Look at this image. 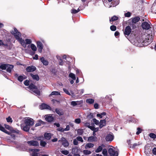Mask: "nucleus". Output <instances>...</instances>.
Segmentation results:
<instances>
[{
  "label": "nucleus",
  "mask_w": 156,
  "mask_h": 156,
  "mask_svg": "<svg viewBox=\"0 0 156 156\" xmlns=\"http://www.w3.org/2000/svg\"><path fill=\"white\" fill-rule=\"evenodd\" d=\"M11 33L24 48L26 47L27 44H30L32 42V41L30 39H26L25 41L23 39L20 37L21 33L15 28H14V30L12 31Z\"/></svg>",
  "instance_id": "f257e3e1"
},
{
  "label": "nucleus",
  "mask_w": 156,
  "mask_h": 156,
  "mask_svg": "<svg viewBox=\"0 0 156 156\" xmlns=\"http://www.w3.org/2000/svg\"><path fill=\"white\" fill-rule=\"evenodd\" d=\"M119 0H113L111 3L110 2H103V3L105 6L107 7L110 8L112 6L115 7L119 3Z\"/></svg>",
  "instance_id": "f03ea898"
},
{
  "label": "nucleus",
  "mask_w": 156,
  "mask_h": 156,
  "mask_svg": "<svg viewBox=\"0 0 156 156\" xmlns=\"http://www.w3.org/2000/svg\"><path fill=\"white\" fill-rule=\"evenodd\" d=\"M140 18L138 16L135 17L130 19L129 21V24L132 27L133 29L136 27V23L140 20Z\"/></svg>",
  "instance_id": "7ed1b4c3"
},
{
  "label": "nucleus",
  "mask_w": 156,
  "mask_h": 156,
  "mask_svg": "<svg viewBox=\"0 0 156 156\" xmlns=\"http://www.w3.org/2000/svg\"><path fill=\"white\" fill-rule=\"evenodd\" d=\"M30 90L35 93L36 95H40L41 92L40 91L38 90L37 87L33 83L30 84L28 87Z\"/></svg>",
  "instance_id": "20e7f679"
},
{
  "label": "nucleus",
  "mask_w": 156,
  "mask_h": 156,
  "mask_svg": "<svg viewBox=\"0 0 156 156\" xmlns=\"http://www.w3.org/2000/svg\"><path fill=\"white\" fill-rule=\"evenodd\" d=\"M152 40V37L150 35H148L146 36L145 40H140L139 41H138V43L139 44H136V46L140 45L139 44L140 43H143L147 42V43L149 44L151 42Z\"/></svg>",
  "instance_id": "39448f33"
},
{
  "label": "nucleus",
  "mask_w": 156,
  "mask_h": 156,
  "mask_svg": "<svg viewBox=\"0 0 156 156\" xmlns=\"http://www.w3.org/2000/svg\"><path fill=\"white\" fill-rule=\"evenodd\" d=\"M108 153L111 156H118L119 150L117 148H109L108 150Z\"/></svg>",
  "instance_id": "423d86ee"
},
{
  "label": "nucleus",
  "mask_w": 156,
  "mask_h": 156,
  "mask_svg": "<svg viewBox=\"0 0 156 156\" xmlns=\"http://www.w3.org/2000/svg\"><path fill=\"white\" fill-rule=\"evenodd\" d=\"M24 123L25 125H27L30 127L34 124V120L30 118H26L24 120Z\"/></svg>",
  "instance_id": "0eeeda50"
},
{
  "label": "nucleus",
  "mask_w": 156,
  "mask_h": 156,
  "mask_svg": "<svg viewBox=\"0 0 156 156\" xmlns=\"http://www.w3.org/2000/svg\"><path fill=\"white\" fill-rule=\"evenodd\" d=\"M132 29L129 26L126 27L125 30L124 31V34L126 37L129 36L131 32Z\"/></svg>",
  "instance_id": "6e6552de"
},
{
  "label": "nucleus",
  "mask_w": 156,
  "mask_h": 156,
  "mask_svg": "<svg viewBox=\"0 0 156 156\" xmlns=\"http://www.w3.org/2000/svg\"><path fill=\"white\" fill-rule=\"evenodd\" d=\"M58 142H61L62 145L65 147H67L69 145V143L68 141L64 137L62 138L60 140H58Z\"/></svg>",
  "instance_id": "1a4fd4ad"
},
{
  "label": "nucleus",
  "mask_w": 156,
  "mask_h": 156,
  "mask_svg": "<svg viewBox=\"0 0 156 156\" xmlns=\"http://www.w3.org/2000/svg\"><path fill=\"white\" fill-rule=\"evenodd\" d=\"M37 44L38 51L40 53H41L43 48V45L42 44L40 41H38L37 42Z\"/></svg>",
  "instance_id": "9d476101"
},
{
  "label": "nucleus",
  "mask_w": 156,
  "mask_h": 156,
  "mask_svg": "<svg viewBox=\"0 0 156 156\" xmlns=\"http://www.w3.org/2000/svg\"><path fill=\"white\" fill-rule=\"evenodd\" d=\"M30 151L32 152L31 154V156H37V152L39 151V149H30Z\"/></svg>",
  "instance_id": "9b49d317"
},
{
  "label": "nucleus",
  "mask_w": 156,
  "mask_h": 156,
  "mask_svg": "<svg viewBox=\"0 0 156 156\" xmlns=\"http://www.w3.org/2000/svg\"><path fill=\"white\" fill-rule=\"evenodd\" d=\"M27 143L30 146H38L39 145V143L37 141L34 140L28 141Z\"/></svg>",
  "instance_id": "f8f14e48"
},
{
  "label": "nucleus",
  "mask_w": 156,
  "mask_h": 156,
  "mask_svg": "<svg viewBox=\"0 0 156 156\" xmlns=\"http://www.w3.org/2000/svg\"><path fill=\"white\" fill-rule=\"evenodd\" d=\"M40 108L41 109H47L51 110V107L46 104L43 103L40 106Z\"/></svg>",
  "instance_id": "ddd939ff"
},
{
  "label": "nucleus",
  "mask_w": 156,
  "mask_h": 156,
  "mask_svg": "<svg viewBox=\"0 0 156 156\" xmlns=\"http://www.w3.org/2000/svg\"><path fill=\"white\" fill-rule=\"evenodd\" d=\"M36 69V68L35 66H31L27 67L26 68V70L28 72H33L35 71Z\"/></svg>",
  "instance_id": "4468645a"
},
{
  "label": "nucleus",
  "mask_w": 156,
  "mask_h": 156,
  "mask_svg": "<svg viewBox=\"0 0 156 156\" xmlns=\"http://www.w3.org/2000/svg\"><path fill=\"white\" fill-rule=\"evenodd\" d=\"M150 25L147 22H144L142 23V27L143 29L148 30L150 28Z\"/></svg>",
  "instance_id": "2eb2a0df"
},
{
  "label": "nucleus",
  "mask_w": 156,
  "mask_h": 156,
  "mask_svg": "<svg viewBox=\"0 0 156 156\" xmlns=\"http://www.w3.org/2000/svg\"><path fill=\"white\" fill-rule=\"evenodd\" d=\"M46 116V117L45 118V119L46 121L48 122H51L54 119V117L51 115H48Z\"/></svg>",
  "instance_id": "dca6fc26"
},
{
  "label": "nucleus",
  "mask_w": 156,
  "mask_h": 156,
  "mask_svg": "<svg viewBox=\"0 0 156 156\" xmlns=\"http://www.w3.org/2000/svg\"><path fill=\"white\" fill-rule=\"evenodd\" d=\"M21 129L23 131L26 132H28L30 129V126L26 125L25 126H23V125H21Z\"/></svg>",
  "instance_id": "f3484780"
},
{
  "label": "nucleus",
  "mask_w": 156,
  "mask_h": 156,
  "mask_svg": "<svg viewBox=\"0 0 156 156\" xmlns=\"http://www.w3.org/2000/svg\"><path fill=\"white\" fill-rule=\"evenodd\" d=\"M105 139L107 141H112L113 139V136L112 134H109L106 136Z\"/></svg>",
  "instance_id": "a211bd4d"
},
{
  "label": "nucleus",
  "mask_w": 156,
  "mask_h": 156,
  "mask_svg": "<svg viewBox=\"0 0 156 156\" xmlns=\"http://www.w3.org/2000/svg\"><path fill=\"white\" fill-rule=\"evenodd\" d=\"M14 66L12 65L7 64L6 70L7 72L10 73L12 69L13 68Z\"/></svg>",
  "instance_id": "6ab92c4d"
},
{
  "label": "nucleus",
  "mask_w": 156,
  "mask_h": 156,
  "mask_svg": "<svg viewBox=\"0 0 156 156\" xmlns=\"http://www.w3.org/2000/svg\"><path fill=\"white\" fill-rule=\"evenodd\" d=\"M56 112L59 115H62L64 114V112L62 110L56 108L55 109Z\"/></svg>",
  "instance_id": "aec40b11"
},
{
  "label": "nucleus",
  "mask_w": 156,
  "mask_h": 156,
  "mask_svg": "<svg viewBox=\"0 0 156 156\" xmlns=\"http://www.w3.org/2000/svg\"><path fill=\"white\" fill-rule=\"evenodd\" d=\"M27 77L24 75H21L18 76V80L20 82H22L23 80L26 79Z\"/></svg>",
  "instance_id": "412c9836"
},
{
  "label": "nucleus",
  "mask_w": 156,
  "mask_h": 156,
  "mask_svg": "<svg viewBox=\"0 0 156 156\" xmlns=\"http://www.w3.org/2000/svg\"><path fill=\"white\" fill-rule=\"evenodd\" d=\"M40 60L44 65L47 66L48 65V62L47 60H45L43 57L41 58Z\"/></svg>",
  "instance_id": "4be33fe9"
},
{
  "label": "nucleus",
  "mask_w": 156,
  "mask_h": 156,
  "mask_svg": "<svg viewBox=\"0 0 156 156\" xmlns=\"http://www.w3.org/2000/svg\"><path fill=\"white\" fill-rule=\"evenodd\" d=\"M152 12L156 14V2L153 4L151 7Z\"/></svg>",
  "instance_id": "5701e85b"
},
{
  "label": "nucleus",
  "mask_w": 156,
  "mask_h": 156,
  "mask_svg": "<svg viewBox=\"0 0 156 156\" xmlns=\"http://www.w3.org/2000/svg\"><path fill=\"white\" fill-rule=\"evenodd\" d=\"M81 104L80 101H72L71 103V105L73 106H76L77 105H80Z\"/></svg>",
  "instance_id": "b1692460"
},
{
  "label": "nucleus",
  "mask_w": 156,
  "mask_h": 156,
  "mask_svg": "<svg viewBox=\"0 0 156 156\" xmlns=\"http://www.w3.org/2000/svg\"><path fill=\"white\" fill-rule=\"evenodd\" d=\"M106 125V121L105 120H101L100 122L99 126L100 128H102L103 126Z\"/></svg>",
  "instance_id": "393cba45"
},
{
  "label": "nucleus",
  "mask_w": 156,
  "mask_h": 156,
  "mask_svg": "<svg viewBox=\"0 0 156 156\" xmlns=\"http://www.w3.org/2000/svg\"><path fill=\"white\" fill-rule=\"evenodd\" d=\"M51 134L49 133H46L44 134L45 138L48 140H50L51 137Z\"/></svg>",
  "instance_id": "a878e982"
},
{
  "label": "nucleus",
  "mask_w": 156,
  "mask_h": 156,
  "mask_svg": "<svg viewBox=\"0 0 156 156\" xmlns=\"http://www.w3.org/2000/svg\"><path fill=\"white\" fill-rule=\"evenodd\" d=\"M30 75L34 80L37 81L39 80V77L37 75H34L32 74H31Z\"/></svg>",
  "instance_id": "bb28decb"
},
{
  "label": "nucleus",
  "mask_w": 156,
  "mask_h": 156,
  "mask_svg": "<svg viewBox=\"0 0 156 156\" xmlns=\"http://www.w3.org/2000/svg\"><path fill=\"white\" fill-rule=\"evenodd\" d=\"M94 144L90 143H88L85 146V148L87 149L88 148H90L92 147H94Z\"/></svg>",
  "instance_id": "cd10ccee"
},
{
  "label": "nucleus",
  "mask_w": 156,
  "mask_h": 156,
  "mask_svg": "<svg viewBox=\"0 0 156 156\" xmlns=\"http://www.w3.org/2000/svg\"><path fill=\"white\" fill-rule=\"evenodd\" d=\"M0 130L8 134L9 132L6 130L4 127L2 126L1 124H0Z\"/></svg>",
  "instance_id": "c85d7f7f"
},
{
  "label": "nucleus",
  "mask_w": 156,
  "mask_h": 156,
  "mask_svg": "<svg viewBox=\"0 0 156 156\" xmlns=\"http://www.w3.org/2000/svg\"><path fill=\"white\" fill-rule=\"evenodd\" d=\"M6 120L7 122L9 123H12L13 122V120L10 116H9L6 118Z\"/></svg>",
  "instance_id": "c756f323"
},
{
  "label": "nucleus",
  "mask_w": 156,
  "mask_h": 156,
  "mask_svg": "<svg viewBox=\"0 0 156 156\" xmlns=\"http://www.w3.org/2000/svg\"><path fill=\"white\" fill-rule=\"evenodd\" d=\"M106 113L105 112H103L100 114H97V116L98 117H99L100 118H102L103 117V116L105 115Z\"/></svg>",
  "instance_id": "7c9ffc66"
},
{
  "label": "nucleus",
  "mask_w": 156,
  "mask_h": 156,
  "mask_svg": "<svg viewBox=\"0 0 156 156\" xmlns=\"http://www.w3.org/2000/svg\"><path fill=\"white\" fill-rule=\"evenodd\" d=\"M69 76L73 80H75L76 79V77L75 75L72 73H69Z\"/></svg>",
  "instance_id": "2f4dec72"
},
{
  "label": "nucleus",
  "mask_w": 156,
  "mask_h": 156,
  "mask_svg": "<svg viewBox=\"0 0 156 156\" xmlns=\"http://www.w3.org/2000/svg\"><path fill=\"white\" fill-rule=\"evenodd\" d=\"M53 95H60V93L58 91H54L51 92L49 96H50Z\"/></svg>",
  "instance_id": "473e14b6"
},
{
  "label": "nucleus",
  "mask_w": 156,
  "mask_h": 156,
  "mask_svg": "<svg viewBox=\"0 0 156 156\" xmlns=\"http://www.w3.org/2000/svg\"><path fill=\"white\" fill-rule=\"evenodd\" d=\"M30 47L33 51H35L37 50V48L34 44H31L30 45Z\"/></svg>",
  "instance_id": "72a5a7b5"
},
{
  "label": "nucleus",
  "mask_w": 156,
  "mask_h": 156,
  "mask_svg": "<svg viewBox=\"0 0 156 156\" xmlns=\"http://www.w3.org/2000/svg\"><path fill=\"white\" fill-rule=\"evenodd\" d=\"M80 11L79 8H78L77 10H76L75 9H72L71 10V13L73 14H76L78 13Z\"/></svg>",
  "instance_id": "f704fd0d"
},
{
  "label": "nucleus",
  "mask_w": 156,
  "mask_h": 156,
  "mask_svg": "<svg viewBox=\"0 0 156 156\" xmlns=\"http://www.w3.org/2000/svg\"><path fill=\"white\" fill-rule=\"evenodd\" d=\"M94 100L93 99H88L86 100V102L90 104H91L94 102Z\"/></svg>",
  "instance_id": "c9c22d12"
},
{
  "label": "nucleus",
  "mask_w": 156,
  "mask_h": 156,
  "mask_svg": "<svg viewBox=\"0 0 156 156\" xmlns=\"http://www.w3.org/2000/svg\"><path fill=\"white\" fill-rule=\"evenodd\" d=\"M57 59L59 60V64L60 65H62L63 64V61H62V58H61L60 56H57Z\"/></svg>",
  "instance_id": "e433bc0d"
},
{
  "label": "nucleus",
  "mask_w": 156,
  "mask_h": 156,
  "mask_svg": "<svg viewBox=\"0 0 156 156\" xmlns=\"http://www.w3.org/2000/svg\"><path fill=\"white\" fill-rule=\"evenodd\" d=\"M83 153L84 155H86L91 154V152L88 150H84L83 151Z\"/></svg>",
  "instance_id": "4c0bfd02"
},
{
  "label": "nucleus",
  "mask_w": 156,
  "mask_h": 156,
  "mask_svg": "<svg viewBox=\"0 0 156 156\" xmlns=\"http://www.w3.org/2000/svg\"><path fill=\"white\" fill-rule=\"evenodd\" d=\"M102 150V146H99L95 150V152L96 153H99L101 152Z\"/></svg>",
  "instance_id": "58836bf2"
},
{
  "label": "nucleus",
  "mask_w": 156,
  "mask_h": 156,
  "mask_svg": "<svg viewBox=\"0 0 156 156\" xmlns=\"http://www.w3.org/2000/svg\"><path fill=\"white\" fill-rule=\"evenodd\" d=\"M44 122L43 121L40 120L38 121V122L35 125V126L36 127H37L41 125V124H44Z\"/></svg>",
  "instance_id": "ea45409f"
},
{
  "label": "nucleus",
  "mask_w": 156,
  "mask_h": 156,
  "mask_svg": "<svg viewBox=\"0 0 156 156\" xmlns=\"http://www.w3.org/2000/svg\"><path fill=\"white\" fill-rule=\"evenodd\" d=\"M83 132V130L82 129H78L77 131V134L79 135H82Z\"/></svg>",
  "instance_id": "a19ab883"
},
{
  "label": "nucleus",
  "mask_w": 156,
  "mask_h": 156,
  "mask_svg": "<svg viewBox=\"0 0 156 156\" xmlns=\"http://www.w3.org/2000/svg\"><path fill=\"white\" fill-rule=\"evenodd\" d=\"M118 19V17L115 16H114L113 17H112L111 19H110V21H115L117 20Z\"/></svg>",
  "instance_id": "79ce46f5"
},
{
  "label": "nucleus",
  "mask_w": 156,
  "mask_h": 156,
  "mask_svg": "<svg viewBox=\"0 0 156 156\" xmlns=\"http://www.w3.org/2000/svg\"><path fill=\"white\" fill-rule=\"evenodd\" d=\"M94 141V137L93 136H90L88 137L87 141L88 142H93Z\"/></svg>",
  "instance_id": "37998d69"
},
{
  "label": "nucleus",
  "mask_w": 156,
  "mask_h": 156,
  "mask_svg": "<svg viewBox=\"0 0 156 156\" xmlns=\"http://www.w3.org/2000/svg\"><path fill=\"white\" fill-rule=\"evenodd\" d=\"M7 64H2L0 66V68L3 70L6 69Z\"/></svg>",
  "instance_id": "c03bdc74"
},
{
  "label": "nucleus",
  "mask_w": 156,
  "mask_h": 156,
  "mask_svg": "<svg viewBox=\"0 0 156 156\" xmlns=\"http://www.w3.org/2000/svg\"><path fill=\"white\" fill-rule=\"evenodd\" d=\"M76 138L78 141H80L81 143H83V140L81 136H78Z\"/></svg>",
  "instance_id": "a18cd8bd"
},
{
  "label": "nucleus",
  "mask_w": 156,
  "mask_h": 156,
  "mask_svg": "<svg viewBox=\"0 0 156 156\" xmlns=\"http://www.w3.org/2000/svg\"><path fill=\"white\" fill-rule=\"evenodd\" d=\"M149 136L151 138L153 139H154L156 138V135H155V134L154 133H150L149 134Z\"/></svg>",
  "instance_id": "49530a36"
},
{
  "label": "nucleus",
  "mask_w": 156,
  "mask_h": 156,
  "mask_svg": "<svg viewBox=\"0 0 156 156\" xmlns=\"http://www.w3.org/2000/svg\"><path fill=\"white\" fill-rule=\"evenodd\" d=\"M110 28L111 30L115 31L116 29V27L115 26L112 25L110 27Z\"/></svg>",
  "instance_id": "de8ad7c7"
},
{
  "label": "nucleus",
  "mask_w": 156,
  "mask_h": 156,
  "mask_svg": "<svg viewBox=\"0 0 156 156\" xmlns=\"http://www.w3.org/2000/svg\"><path fill=\"white\" fill-rule=\"evenodd\" d=\"M47 143L45 141L42 140L41 141L40 145L42 147H44L46 145Z\"/></svg>",
  "instance_id": "09e8293b"
},
{
  "label": "nucleus",
  "mask_w": 156,
  "mask_h": 156,
  "mask_svg": "<svg viewBox=\"0 0 156 156\" xmlns=\"http://www.w3.org/2000/svg\"><path fill=\"white\" fill-rule=\"evenodd\" d=\"M102 154L104 155H107L108 154L107 151L106 149H104L102 151Z\"/></svg>",
  "instance_id": "8fccbe9b"
},
{
  "label": "nucleus",
  "mask_w": 156,
  "mask_h": 156,
  "mask_svg": "<svg viewBox=\"0 0 156 156\" xmlns=\"http://www.w3.org/2000/svg\"><path fill=\"white\" fill-rule=\"evenodd\" d=\"M81 122V120L80 118L75 119L74 122L76 124H79Z\"/></svg>",
  "instance_id": "3c124183"
},
{
  "label": "nucleus",
  "mask_w": 156,
  "mask_h": 156,
  "mask_svg": "<svg viewBox=\"0 0 156 156\" xmlns=\"http://www.w3.org/2000/svg\"><path fill=\"white\" fill-rule=\"evenodd\" d=\"M124 15L126 17H130L131 16V13L129 12H128L127 13H125Z\"/></svg>",
  "instance_id": "603ef678"
},
{
  "label": "nucleus",
  "mask_w": 156,
  "mask_h": 156,
  "mask_svg": "<svg viewBox=\"0 0 156 156\" xmlns=\"http://www.w3.org/2000/svg\"><path fill=\"white\" fill-rule=\"evenodd\" d=\"M61 153L64 155H66L69 153V151L67 150L62 151Z\"/></svg>",
  "instance_id": "864d4df0"
},
{
  "label": "nucleus",
  "mask_w": 156,
  "mask_h": 156,
  "mask_svg": "<svg viewBox=\"0 0 156 156\" xmlns=\"http://www.w3.org/2000/svg\"><path fill=\"white\" fill-rule=\"evenodd\" d=\"M6 129L8 130H11V127L8 125L5 124L4 125Z\"/></svg>",
  "instance_id": "5fc2aeb1"
},
{
  "label": "nucleus",
  "mask_w": 156,
  "mask_h": 156,
  "mask_svg": "<svg viewBox=\"0 0 156 156\" xmlns=\"http://www.w3.org/2000/svg\"><path fill=\"white\" fill-rule=\"evenodd\" d=\"M93 122L96 125H98L99 124V121L95 119H93Z\"/></svg>",
  "instance_id": "6e6d98bb"
},
{
  "label": "nucleus",
  "mask_w": 156,
  "mask_h": 156,
  "mask_svg": "<svg viewBox=\"0 0 156 156\" xmlns=\"http://www.w3.org/2000/svg\"><path fill=\"white\" fill-rule=\"evenodd\" d=\"M73 144L74 145H77L78 144V141L76 138L73 140Z\"/></svg>",
  "instance_id": "4d7b16f0"
},
{
  "label": "nucleus",
  "mask_w": 156,
  "mask_h": 156,
  "mask_svg": "<svg viewBox=\"0 0 156 156\" xmlns=\"http://www.w3.org/2000/svg\"><path fill=\"white\" fill-rule=\"evenodd\" d=\"M57 130L61 132H63L65 131L64 129L62 127H59L57 129Z\"/></svg>",
  "instance_id": "13d9d810"
},
{
  "label": "nucleus",
  "mask_w": 156,
  "mask_h": 156,
  "mask_svg": "<svg viewBox=\"0 0 156 156\" xmlns=\"http://www.w3.org/2000/svg\"><path fill=\"white\" fill-rule=\"evenodd\" d=\"M63 90L67 94L69 95H70V94L68 90L66 88H63Z\"/></svg>",
  "instance_id": "bf43d9fd"
},
{
  "label": "nucleus",
  "mask_w": 156,
  "mask_h": 156,
  "mask_svg": "<svg viewBox=\"0 0 156 156\" xmlns=\"http://www.w3.org/2000/svg\"><path fill=\"white\" fill-rule=\"evenodd\" d=\"M137 131L136 133V135L139 134L141 132L142 130L140 128H137Z\"/></svg>",
  "instance_id": "052dcab7"
},
{
  "label": "nucleus",
  "mask_w": 156,
  "mask_h": 156,
  "mask_svg": "<svg viewBox=\"0 0 156 156\" xmlns=\"http://www.w3.org/2000/svg\"><path fill=\"white\" fill-rule=\"evenodd\" d=\"M94 125V123H91V126H90L89 127V128H90L91 130L94 131V127L93 126Z\"/></svg>",
  "instance_id": "680f3d73"
},
{
  "label": "nucleus",
  "mask_w": 156,
  "mask_h": 156,
  "mask_svg": "<svg viewBox=\"0 0 156 156\" xmlns=\"http://www.w3.org/2000/svg\"><path fill=\"white\" fill-rule=\"evenodd\" d=\"M12 132L13 133H15L17 134H20V131L17 129H14L12 130Z\"/></svg>",
  "instance_id": "e2e57ef3"
},
{
  "label": "nucleus",
  "mask_w": 156,
  "mask_h": 156,
  "mask_svg": "<svg viewBox=\"0 0 156 156\" xmlns=\"http://www.w3.org/2000/svg\"><path fill=\"white\" fill-rule=\"evenodd\" d=\"M24 84L25 86H27L29 85V81L28 80H26L24 81Z\"/></svg>",
  "instance_id": "0e129e2a"
},
{
  "label": "nucleus",
  "mask_w": 156,
  "mask_h": 156,
  "mask_svg": "<svg viewBox=\"0 0 156 156\" xmlns=\"http://www.w3.org/2000/svg\"><path fill=\"white\" fill-rule=\"evenodd\" d=\"M84 126H85L89 128V127L90 126V123L87 122L84 123Z\"/></svg>",
  "instance_id": "69168bd1"
},
{
  "label": "nucleus",
  "mask_w": 156,
  "mask_h": 156,
  "mask_svg": "<svg viewBox=\"0 0 156 156\" xmlns=\"http://www.w3.org/2000/svg\"><path fill=\"white\" fill-rule=\"evenodd\" d=\"M127 143L129 145V147L130 148H131L132 147L131 144V141L130 140H127Z\"/></svg>",
  "instance_id": "338daca9"
},
{
  "label": "nucleus",
  "mask_w": 156,
  "mask_h": 156,
  "mask_svg": "<svg viewBox=\"0 0 156 156\" xmlns=\"http://www.w3.org/2000/svg\"><path fill=\"white\" fill-rule=\"evenodd\" d=\"M70 127L69 125H67L66 126V128L64 129L65 131H68L69 130Z\"/></svg>",
  "instance_id": "774afa93"
}]
</instances>
